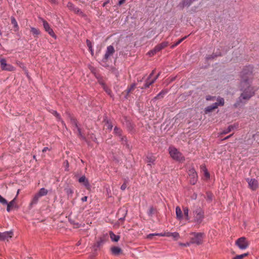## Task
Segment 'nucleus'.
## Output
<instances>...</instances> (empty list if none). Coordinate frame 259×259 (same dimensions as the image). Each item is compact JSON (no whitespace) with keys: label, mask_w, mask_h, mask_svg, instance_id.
<instances>
[{"label":"nucleus","mask_w":259,"mask_h":259,"mask_svg":"<svg viewBox=\"0 0 259 259\" xmlns=\"http://www.w3.org/2000/svg\"><path fill=\"white\" fill-rule=\"evenodd\" d=\"M241 80L239 88L241 94L238 101L234 104L237 107L241 104L245 103L254 95L255 90L252 85L253 80V69L251 66L244 68L240 73Z\"/></svg>","instance_id":"obj_1"},{"label":"nucleus","mask_w":259,"mask_h":259,"mask_svg":"<svg viewBox=\"0 0 259 259\" xmlns=\"http://www.w3.org/2000/svg\"><path fill=\"white\" fill-rule=\"evenodd\" d=\"M168 152L170 156L173 159L179 161H183L184 160V158L182 153L175 147L173 146L169 147Z\"/></svg>","instance_id":"obj_2"},{"label":"nucleus","mask_w":259,"mask_h":259,"mask_svg":"<svg viewBox=\"0 0 259 259\" xmlns=\"http://www.w3.org/2000/svg\"><path fill=\"white\" fill-rule=\"evenodd\" d=\"M190 242L191 244H196L199 245L202 243L203 234L201 233L192 232L190 234Z\"/></svg>","instance_id":"obj_3"},{"label":"nucleus","mask_w":259,"mask_h":259,"mask_svg":"<svg viewBox=\"0 0 259 259\" xmlns=\"http://www.w3.org/2000/svg\"><path fill=\"white\" fill-rule=\"evenodd\" d=\"M204 217V212L200 208H198L193 211L194 222L196 224H199L201 223L203 220Z\"/></svg>","instance_id":"obj_4"},{"label":"nucleus","mask_w":259,"mask_h":259,"mask_svg":"<svg viewBox=\"0 0 259 259\" xmlns=\"http://www.w3.org/2000/svg\"><path fill=\"white\" fill-rule=\"evenodd\" d=\"M235 245L241 250H245L247 248L249 245V242L247 239L242 237L238 238L235 242Z\"/></svg>","instance_id":"obj_5"},{"label":"nucleus","mask_w":259,"mask_h":259,"mask_svg":"<svg viewBox=\"0 0 259 259\" xmlns=\"http://www.w3.org/2000/svg\"><path fill=\"white\" fill-rule=\"evenodd\" d=\"M218 102H215L212 105L208 106L205 109V111L206 113L210 112L213 110L218 108L219 106H223L224 104V100L222 98H217Z\"/></svg>","instance_id":"obj_6"},{"label":"nucleus","mask_w":259,"mask_h":259,"mask_svg":"<svg viewBox=\"0 0 259 259\" xmlns=\"http://www.w3.org/2000/svg\"><path fill=\"white\" fill-rule=\"evenodd\" d=\"M191 184L194 185L197 181V174L194 168H191L188 171Z\"/></svg>","instance_id":"obj_7"},{"label":"nucleus","mask_w":259,"mask_h":259,"mask_svg":"<svg viewBox=\"0 0 259 259\" xmlns=\"http://www.w3.org/2000/svg\"><path fill=\"white\" fill-rule=\"evenodd\" d=\"M168 45V42L166 41L163 42L160 44L157 45L154 49L151 51L149 53L150 55H154L156 52L160 51L163 48L167 47Z\"/></svg>","instance_id":"obj_8"},{"label":"nucleus","mask_w":259,"mask_h":259,"mask_svg":"<svg viewBox=\"0 0 259 259\" xmlns=\"http://www.w3.org/2000/svg\"><path fill=\"white\" fill-rule=\"evenodd\" d=\"M0 64L3 70L8 71H13L14 70V67L10 64H7L6 60L4 59H0Z\"/></svg>","instance_id":"obj_9"},{"label":"nucleus","mask_w":259,"mask_h":259,"mask_svg":"<svg viewBox=\"0 0 259 259\" xmlns=\"http://www.w3.org/2000/svg\"><path fill=\"white\" fill-rule=\"evenodd\" d=\"M114 53V47L112 46H109L107 47L106 53L104 55L103 60L106 61Z\"/></svg>","instance_id":"obj_10"},{"label":"nucleus","mask_w":259,"mask_h":259,"mask_svg":"<svg viewBox=\"0 0 259 259\" xmlns=\"http://www.w3.org/2000/svg\"><path fill=\"white\" fill-rule=\"evenodd\" d=\"M43 26L45 30L53 37L56 38V36L53 29L50 27L49 23L46 21H43Z\"/></svg>","instance_id":"obj_11"},{"label":"nucleus","mask_w":259,"mask_h":259,"mask_svg":"<svg viewBox=\"0 0 259 259\" xmlns=\"http://www.w3.org/2000/svg\"><path fill=\"white\" fill-rule=\"evenodd\" d=\"M13 236V232L12 231H6L1 233V240L8 241Z\"/></svg>","instance_id":"obj_12"},{"label":"nucleus","mask_w":259,"mask_h":259,"mask_svg":"<svg viewBox=\"0 0 259 259\" xmlns=\"http://www.w3.org/2000/svg\"><path fill=\"white\" fill-rule=\"evenodd\" d=\"M97 78L98 79L99 83L102 86L104 91L110 96H111V90L105 85L104 81L102 79L101 77L96 75Z\"/></svg>","instance_id":"obj_13"},{"label":"nucleus","mask_w":259,"mask_h":259,"mask_svg":"<svg viewBox=\"0 0 259 259\" xmlns=\"http://www.w3.org/2000/svg\"><path fill=\"white\" fill-rule=\"evenodd\" d=\"M249 188L252 190H255L258 187V183L257 181L253 179H249L247 180Z\"/></svg>","instance_id":"obj_14"},{"label":"nucleus","mask_w":259,"mask_h":259,"mask_svg":"<svg viewBox=\"0 0 259 259\" xmlns=\"http://www.w3.org/2000/svg\"><path fill=\"white\" fill-rule=\"evenodd\" d=\"M176 218L177 220L180 221H182L184 220L183 211L179 206H177L176 208Z\"/></svg>","instance_id":"obj_15"},{"label":"nucleus","mask_w":259,"mask_h":259,"mask_svg":"<svg viewBox=\"0 0 259 259\" xmlns=\"http://www.w3.org/2000/svg\"><path fill=\"white\" fill-rule=\"evenodd\" d=\"M78 182L83 185L88 189H90V185L88 179L84 176L81 177L78 179Z\"/></svg>","instance_id":"obj_16"},{"label":"nucleus","mask_w":259,"mask_h":259,"mask_svg":"<svg viewBox=\"0 0 259 259\" xmlns=\"http://www.w3.org/2000/svg\"><path fill=\"white\" fill-rule=\"evenodd\" d=\"M153 73H154V71H153L150 74L149 79L146 81L145 85V88H148L149 87V85H150L151 84H152L157 78L159 74L157 75L155 77H154V79L150 80V78L153 75Z\"/></svg>","instance_id":"obj_17"},{"label":"nucleus","mask_w":259,"mask_h":259,"mask_svg":"<svg viewBox=\"0 0 259 259\" xmlns=\"http://www.w3.org/2000/svg\"><path fill=\"white\" fill-rule=\"evenodd\" d=\"M16 200V197H15L9 203L7 202V204H6L7 205V211L10 212L12 207L16 206V204H15Z\"/></svg>","instance_id":"obj_18"},{"label":"nucleus","mask_w":259,"mask_h":259,"mask_svg":"<svg viewBox=\"0 0 259 259\" xmlns=\"http://www.w3.org/2000/svg\"><path fill=\"white\" fill-rule=\"evenodd\" d=\"M183 212H184V214H183L184 220L188 221L190 219V218L189 216V210L188 208L187 207H183Z\"/></svg>","instance_id":"obj_19"},{"label":"nucleus","mask_w":259,"mask_h":259,"mask_svg":"<svg viewBox=\"0 0 259 259\" xmlns=\"http://www.w3.org/2000/svg\"><path fill=\"white\" fill-rule=\"evenodd\" d=\"M112 253L114 255H118L121 252V249L119 247L114 246L111 248Z\"/></svg>","instance_id":"obj_20"},{"label":"nucleus","mask_w":259,"mask_h":259,"mask_svg":"<svg viewBox=\"0 0 259 259\" xmlns=\"http://www.w3.org/2000/svg\"><path fill=\"white\" fill-rule=\"evenodd\" d=\"M11 23L14 26V30L16 32L18 31L19 30V26H18V25L16 20L13 17H11Z\"/></svg>","instance_id":"obj_21"},{"label":"nucleus","mask_w":259,"mask_h":259,"mask_svg":"<svg viewBox=\"0 0 259 259\" xmlns=\"http://www.w3.org/2000/svg\"><path fill=\"white\" fill-rule=\"evenodd\" d=\"M168 235H167V237H171L174 238V240H177L180 238V235L178 232H168L167 234Z\"/></svg>","instance_id":"obj_22"},{"label":"nucleus","mask_w":259,"mask_h":259,"mask_svg":"<svg viewBox=\"0 0 259 259\" xmlns=\"http://www.w3.org/2000/svg\"><path fill=\"white\" fill-rule=\"evenodd\" d=\"M168 232H164L161 233H154V234H150L147 236L148 238L151 239L152 236H166L167 237Z\"/></svg>","instance_id":"obj_23"},{"label":"nucleus","mask_w":259,"mask_h":259,"mask_svg":"<svg viewBox=\"0 0 259 259\" xmlns=\"http://www.w3.org/2000/svg\"><path fill=\"white\" fill-rule=\"evenodd\" d=\"M40 197V196L38 195V193H36L33 197L31 202H30V205H34V204H35L37 203L39 198Z\"/></svg>","instance_id":"obj_24"},{"label":"nucleus","mask_w":259,"mask_h":259,"mask_svg":"<svg viewBox=\"0 0 259 259\" xmlns=\"http://www.w3.org/2000/svg\"><path fill=\"white\" fill-rule=\"evenodd\" d=\"M109 234H110V238L112 241L117 242L119 240V239L120 238L119 236L116 235L112 232H110Z\"/></svg>","instance_id":"obj_25"},{"label":"nucleus","mask_w":259,"mask_h":259,"mask_svg":"<svg viewBox=\"0 0 259 259\" xmlns=\"http://www.w3.org/2000/svg\"><path fill=\"white\" fill-rule=\"evenodd\" d=\"M30 31L34 36H37L40 34L39 30L34 27H31Z\"/></svg>","instance_id":"obj_26"},{"label":"nucleus","mask_w":259,"mask_h":259,"mask_svg":"<svg viewBox=\"0 0 259 259\" xmlns=\"http://www.w3.org/2000/svg\"><path fill=\"white\" fill-rule=\"evenodd\" d=\"M48 191L47 189H46L44 188H42L39 190V192L37 193L40 197H41L46 195L48 194Z\"/></svg>","instance_id":"obj_27"},{"label":"nucleus","mask_w":259,"mask_h":259,"mask_svg":"<svg viewBox=\"0 0 259 259\" xmlns=\"http://www.w3.org/2000/svg\"><path fill=\"white\" fill-rule=\"evenodd\" d=\"M147 162L149 165L153 164L155 160V157L153 156H148L147 157Z\"/></svg>","instance_id":"obj_28"},{"label":"nucleus","mask_w":259,"mask_h":259,"mask_svg":"<svg viewBox=\"0 0 259 259\" xmlns=\"http://www.w3.org/2000/svg\"><path fill=\"white\" fill-rule=\"evenodd\" d=\"M201 168H202L203 171L204 172V175L206 177V178L207 179H209L210 175H209L206 167L205 166H202Z\"/></svg>","instance_id":"obj_29"},{"label":"nucleus","mask_w":259,"mask_h":259,"mask_svg":"<svg viewBox=\"0 0 259 259\" xmlns=\"http://www.w3.org/2000/svg\"><path fill=\"white\" fill-rule=\"evenodd\" d=\"M187 36H185L184 37L179 39L178 41H177L175 44H174L173 45H172L171 46V48H174L175 47L177 46L178 45H179L180 43H181L182 42V41H183L185 39H186L187 38Z\"/></svg>","instance_id":"obj_30"},{"label":"nucleus","mask_w":259,"mask_h":259,"mask_svg":"<svg viewBox=\"0 0 259 259\" xmlns=\"http://www.w3.org/2000/svg\"><path fill=\"white\" fill-rule=\"evenodd\" d=\"M248 255V253H243L240 255H237L234 257L233 258V259H243L244 257H246Z\"/></svg>","instance_id":"obj_31"},{"label":"nucleus","mask_w":259,"mask_h":259,"mask_svg":"<svg viewBox=\"0 0 259 259\" xmlns=\"http://www.w3.org/2000/svg\"><path fill=\"white\" fill-rule=\"evenodd\" d=\"M67 7L69 10H70L71 11H73L74 10V8L75 7L74 6V5L70 2L68 3V4L67 5Z\"/></svg>","instance_id":"obj_32"},{"label":"nucleus","mask_w":259,"mask_h":259,"mask_svg":"<svg viewBox=\"0 0 259 259\" xmlns=\"http://www.w3.org/2000/svg\"><path fill=\"white\" fill-rule=\"evenodd\" d=\"M66 193L68 196H71L73 193V191L71 189L68 188L66 189Z\"/></svg>","instance_id":"obj_33"},{"label":"nucleus","mask_w":259,"mask_h":259,"mask_svg":"<svg viewBox=\"0 0 259 259\" xmlns=\"http://www.w3.org/2000/svg\"><path fill=\"white\" fill-rule=\"evenodd\" d=\"M0 203L3 205L7 204V201L0 195Z\"/></svg>","instance_id":"obj_34"},{"label":"nucleus","mask_w":259,"mask_h":259,"mask_svg":"<svg viewBox=\"0 0 259 259\" xmlns=\"http://www.w3.org/2000/svg\"><path fill=\"white\" fill-rule=\"evenodd\" d=\"M72 11H73L74 13H75L78 15H82V12L78 8L75 7L74 10Z\"/></svg>","instance_id":"obj_35"},{"label":"nucleus","mask_w":259,"mask_h":259,"mask_svg":"<svg viewBox=\"0 0 259 259\" xmlns=\"http://www.w3.org/2000/svg\"><path fill=\"white\" fill-rule=\"evenodd\" d=\"M52 114H54L57 118L58 120H61V117H60V115L56 111H54L53 110V112H52Z\"/></svg>","instance_id":"obj_36"},{"label":"nucleus","mask_w":259,"mask_h":259,"mask_svg":"<svg viewBox=\"0 0 259 259\" xmlns=\"http://www.w3.org/2000/svg\"><path fill=\"white\" fill-rule=\"evenodd\" d=\"M233 128V127L232 125H230L229 126L228 128L223 132L224 134H227L228 133H229L231 131V130Z\"/></svg>","instance_id":"obj_37"},{"label":"nucleus","mask_w":259,"mask_h":259,"mask_svg":"<svg viewBox=\"0 0 259 259\" xmlns=\"http://www.w3.org/2000/svg\"><path fill=\"white\" fill-rule=\"evenodd\" d=\"M190 244H191V242H186L185 243H179V245L181 246H184V247H187V246H189L190 245Z\"/></svg>","instance_id":"obj_38"},{"label":"nucleus","mask_w":259,"mask_h":259,"mask_svg":"<svg viewBox=\"0 0 259 259\" xmlns=\"http://www.w3.org/2000/svg\"><path fill=\"white\" fill-rule=\"evenodd\" d=\"M105 126H106V127L107 129L109 130H112V126L111 125V124L108 122H107L106 124H105Z\"/></svg>","instance_id":"obj_39"},{"label":"nucleus","mask_w":259,"mask_h":259,"mask_svg":"<svg viewBox=\"0 0 259 259\" xmlns=\"http://www.w3.org/2000/svg\"><path fill=\"white\" fill-rule=\"evenodd\" d=\"M87 45H88V47L89 48V49H90V51L92 53L93 52V50H92V47L91 41L90 40H87Z\"/></svg>","instance_id":"obj_40"},{"label":"nucleus","mask_w":259,"mask_h":259,"mask_svg":"<svg viewBox=\"0 0 259 259\" xmlns=\"http://www.w3.org/2000/svg\"><path fill=\"white\" fill-rule=\"evenodd\" d=\"M215 99V98L214 97H211V96H207L206 98V99L208 101V100L214 101Z\"/></svg>","instance_id":"obj_41"},{"label":"nucleus","mask_w":259,"mask_h":259,"mask_svg":"<svg viewBox=\"0 0 259 259\" xmlns=\"http://www.w3.org/2000/svg\"><path fill=\"white\" fill-rule=\"evenodd\" d=\"M114 131L115 133H116V134H118V135L120 134L121 131L119 128H118L117 127H115Z\"/></svg>","instance_id":"obj_42"},{"label":"nucleus","mask_w":259,"mask_h":259,"mask_svg":"<svg viewBox=\"0 0 259 259\" xmlns=\"http://www.w3.org/2000/svg\"><path fill=\"white\" fill-rule=\"evenodd\" d=\"M102 242H98L94 246V247H99L100 245L102 244Z\"/></svg>","instance_id":"obj_43"},{"label":"nucleus","mask_w":259,"mask_h":259,"mask_svg":"<svg viewBox=\"0 0 259 259\" xmlns=\"http://www.w3.org/2000/svg\"><path fill=\"white\" fill-rule=\"evenodd\" d=\"M154 209L153 208H150L149 211H148V214L149 215H152V214L153 213Z\"/></svg>","instance_id":"obj_44"},{"label":"nucleus","mask_w":259,"mask_h":259,"mask_svg":"<svg viewBox=\"0 0 259 259\" xmlns=\"http://www.w3.org/2000/svg\"><path fill=\"white\" fill-rule=\"evenodd\" d=\"M126 0H119V2H118V5L119 6H120L122 4H123V3H125Z\"/></svg>","instance_id":"obj_45"},{"label":"nucleus","mask_w":259,"mask_h":259,"mask_svg":"<svg viewBox=\"0 0 259 259\" xmlns=\"http://www.w3.org/2000/svg\"><path fill=\"white\" fill-rule=\"evenodd\" d=\"M88 197L87 196H84L81 198V201L82 202H85L87 201Z\"/></svg>","instance_id":"obj_46"},{"label":"nucleus","mask_w":259,"mask_h":259,"mask_svg":"<svg viewBox=\"0 0 259 259\" xmlns=\"http://www.w3.org/2000/svg\"><path fill=\"white\" fill-rule=\"evenodd\" d=\"M126 186L125 184H123L121 186V189L122 190H124L125 189H126Z\"/></svg>","instance_id":"obj_47"},{"label":"nucleus","mask_w":259,"mask_h":259,"mask_svg":"<svg viewBox=\"0 0 259 259\" xmlns=\"http://www.w3.org/2000/svg\"><path fill=\"white\" fill-rule=\"evenodd\" d=\"M162 94H163V92H160V93H159V94L157 95V96H156L155 98H159L161 96V95H162Z\"/></svg>","instance_id":"obj_48"},{"label":"nucleus","mask_w":259,"mask_h":259,"mask_svg":"<svg viewBox=\"0 0 259 259\" xmlns=\"http://www.w3.org/2000/svg\"><path fill=\"white\" fill-rule=\"evenodd\" d=\"M49 150V148L48 147H45L44 148V149H42V152H45L46 151H47V150Z\"/></svg>","instance_id":"obj_49"},{"label":"nucleus","mask_w":259,"mask_h":259,"mask_svg":"<svg viewBox=\"0 0 259 259\" xmlns=\"http://www.w3.org/2000/svg\"><path fill=\"white\" fill-rule=\"evenodd\" d=\"M109 3V1H107L105 2L104 3L103 5V7H105L107 4H108Z\"/></svg>","instance_id":"obj_50"},{"label":"nucleus","mask_w":259,"mask_h":259,"mask_svg":"<svg viewBox=\"0 0 259 259\" xmlns=\"http://www.w3.org/2000/svg\"><path fill=\"white\" fill-rule=\"evenodd\" d=\"M77 130H78V131L79 134L81 136H81V132H80V129H79V128H78V127H77Z\"/></svg>","instance_id":"obj_51"},{"label":"nucleus","mask_w":259,"mask_h":259,"mask_svg":"<svg viewBox=\"0 0 259 259\" xmlns=\"http://www.w3.org/2000/svg\"><path fill=\"white\" fill-rule=\"evenodd\" d=\"M231 136H232V135H230V136H228V137H226V138L224 139V140L228 139H229L230 137H231Z\"/></svg>","instance_id":"obj_52"},{"label":"nucleus","mask_w":259,"mask_h":259,"mask_svg":"<svg viewBox=\"0 0 259 259\" xmlns=\"http://www.w3.org/2000/svg\"><path fill=\"white\" fill-rule=\"evenodd\" d=\"M80 227V225L79 224H76L75 226V228H79Z\"/></svg>","instance_id":"obj_53"},{"label":"nucleus","mask_w":259,"mask_h":259,"mask_svg":"<svg viewBox=\"0 0 259 259\" xmlns=\"http://www.w3.org/2000/svg\"><path fill=\"white\" fill-rule=\"evenodd\" d=\"M19 191H20V190H18L17 192V195L16 196V197H17V196H18V194L19 193Z\"/></svg>","instance_id":"obj_54"},{"label":"nucleus","mask_w":259,"mask_h":259,"mask_svg":"<svg viewBox=\"0 0 259 259\" xmlns=\"http://www.w3.org/2000/svg\"><path fill=\"white\" fill-rule=\"evenodd\" d=\"M134 87H135V85H133V87H132V88H131V89L133 88ZM131 90H132V89H130V90H128V92H130L131 91Z\"/></svg>","instance_id":"obj_55"},{"label":"nucleus","mask_w":259,"mask_h":259,"mask_svg":"<svg viewBox=\"0 0 259 259\" xmlns=\"http://www.w3.org/2000/svg\"><path fill=\"white\" fill-rule=\"evenodd\" d=\"M81 244L80 241H78L77 243V245H79Z\"/></svg>","instance_id":"obj_56"},{"label":"nucleus","mask_w":259,"mask_h":259,"mask_svg":"<svg viewBox=\"0 0 259 259\" xmlns=\"http://www.w3.org/2000/svg\"><path fill=\"white\" fill-rule=\"evenodd\" d=\"M61 122L63 125H65V123L63 121L61 120Z\"/></svg>","instance_id":"obj_57"},{"label":"nucleus","mask_w":259,"mask_h":259,"mask_svg":"<svg viewBox=\"0 0 259 259\" xmlns=\"http://www.w3.org/2000/svg\"><path fill=\"white\" fill-rule=\"evenodd\" d=\"M66 166H67V167H68V163L67 162L66 163Z\"/></svg>","instance_id":"obj_58"},{"label":"nucleus","mask_w":259,"mask_h":259,"mask_svg":"<svg viewBox=\"0 0 259 259\" xmlns=\"http://www.w3.org/2000/svg\"><path fill=\"white\" fill-rule=\"evenodd\" d=\"M0 240H1V233L0 232Z\"/></svg>","instance_id":"obj_59"},{"label":"nucleus","mask_w":259,"mask_h":259,"mask_svg":"<svg viewBox=\"0 0 259 259\" xmlns=\"http://www.w3.org/2000/svg\"><path fill=\"white\" fill-rule=\"evenodd\" d=\"M33 158L35 159V156H33Z\"/></svg>","instance_id":"obj_60"}]
</instances>
